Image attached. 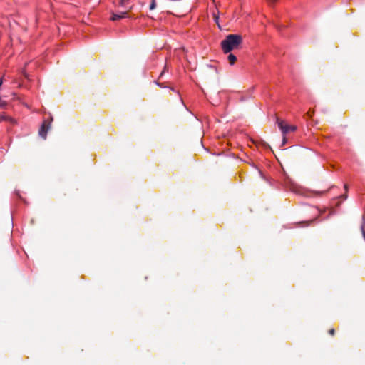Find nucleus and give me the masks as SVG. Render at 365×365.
Returning a JSON list of instances; mask_svg holds the SVG:
<instances>
[{"mask_svg": "<svg viewBox=\"0 0 365 365\" xmlns=\"http://www.w3.org/2000/svg\"><path fill=\"white\" fill-rule=\"evenodd\" d=\"M242 36L237 34H230L221 42L222 51L227 53L237 48L242 43Z\"/></svg>", "mask_w": 365, "mask_h": 365, "instance_id": "nucleus-1", "label": "nucleus"}, {"mask_svg": "<svg viewBox=\"0 0 365 365\" xmlns=\"http://www.w3.org/2000/svg\"><path fill=\"white\" fill-rule=\"evenodd\" d=\"M277 123L283 135H286L289 132H294L297 130V127L295 125H287L283 120L279 119L277 120Z\"/></svg>", "mask_w": 365, "mask_h": 365, "instance_id": "nucleus-2", "label": "nucleus"}, {"mask_svg": "<svg viewBox=\"0 0 365 365\" xmlns=\"http://www.w3.org/2000/svg\"><path fill=\"white\" fill-rule=\"evenodd\" d=\"M53 119L51 118L49 122H46V120L43 123L40 130H39V135L43 138H46L47 132L51 127V123Z\"/></svg>", "mask_w": 365, "mask_h": 365, "instance_id": "nucleus-3", "label": "nucleus"}, {"mask_svg": "<svg viewBox=\"0 0 365 365\" xmlns=\"http://www.w3.org/2000/svg\"><path fill=\"white\" fill-rule=\"evenodd\" d=\"M127 15H128V12L127 11H123L120 14H114L111 16L110 19L112 21H116V20H118V19L127 17Z\"/></svg>", "mask_w": 365, "mask_h": 365, "instance_id": "nucleus-4", "label": "nucleus"}, {"mask_svg": "<svg viewBox=\"0 0 365 365\" xmlns=\"http://www.w3.org/2000/svg\"><path fill=\"white\" fill-rule=\"evenodd\" d=\"M227 59L230 62V64L233 65L235 63L237 58L234 54L230 53L229 54Z\"/></svg>", "mask_w": 365, "mask_h": 365, "instance_id": "nucleus-5", "label": "nucleus"}, {"mask_svg": "<svg viewBox=\"0 0 365 365\" xmlns=\"http://www.w3.org/2000/svg\"><path fill=\"white\" fill-rule=\"evenodd\" d=\"M129 0H120V5L123 7H126L128 4Z\"/></svg>", "mask_w": 365, "mask_h": 365, "instance_id": "nucleus-6", "label": "nucleus"}, {"mask_svg": "<svg viewBox=\"0 0 365 365\" xmlns=\"http://www.w3.org/2000/svg\"><path fill=\"white\" fill-rule=\"evenodd\" d=\"M156 0H152L150 4V9L153 10L156 7Z\"/></svg>", "mask_w": 365, "mask_h": 365, "instance_id": "nucleus-7", "label": "nucleus"}, {"mask_svg": "<svg viewBox=\"0 0 365 365\" xmlns=\"http://www.w3.org/2000/svg\"><path fill=\"white\" fill-rule=\"evenodd\" d=\"M364 224L365 222H364L363 224L361 225V231H362V235H363V237L365 240V230H364Z\"/></svg>", "mask_w": 365, "mask_h": 365, "instance_id": "nucleus-8", "label": "nucleus"}, {"mask_svg": "<svg viewBox=\"0 0 365 365\" xmlns=\"http://www.w3.org/2000/svg\"><path fill=\"white\" fill-rule=\"evenodd\" d=\"M329 334H330L331 335H334V329H330V330H329Z\"/></svg>", "mask_w": 365, "mask_h": 365, "instance_id": "nucleus-9", "label": "nucleus"}, {"mask_svg": "<svg viewBox=\"0 0 365 365\" xmlns=\"http://www.w3.org/2000/svg\"><path fill=\"white\" fill-rule=\"evenodd\" d=\"M286 142H287V139H286L285 137H284L283 138V143L282 144L284 145L286 143Z\"/></svg>", "mask_w": 365, "mask_h": 365, "instance_id": "nucleus-10", "label": "nucleus"}, {"mask_svg": "<svg viewBox=\"0 0 365 365\" xmlns=\"http://www.w3.org/2000/svg\"><path fill=\"white\" fill-rule=\"evenodd\" d=\"M215 21L217 22L218 17L217 16H215Z\"/></svg>", "mask_w": 365, "mask_h": 365, "instance_id": "nucleus-11", "label": "nucleus"}, {"mask_svg": "<svg viewBox=\"0 0 365 365\" xmlns=\"http://www.w3.org/2000/svg\"><path fill=\"white\" fill-rule=\"evenodd\" d=\"M270 3L274 2L275 0H268Z\"/></svg>", "mask_w": 365, "mask_h": 365, "instance_id": "nucleus-12", "label": "nucleus"}]
</instances>
